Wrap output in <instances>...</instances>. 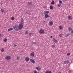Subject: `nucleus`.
<instances>
[{
    "instance_id": "4c0bfd02",
    "label": "nucleus",
    "mask_w": 73,
    "mask_h": 73,
    "mask_svg": "<svg viewBox=\"0 0 73 73\" xmlns=\"http://www.w3.org/2000/svg\"><path fill=\"white\" fill-rule=\"evenodd\" d=\"M58 73H61V72H59Z\"/></svg>"
},
{
    "instance_id": "7c9ffc66",
    "label": "nucleus",
    "mask_w": 73,
    "mask_h": 73,
    "mask_svg": "<svg viewBox=\"0 0 73 73\" xmlns=\"http://www.w3.org/2000/svg\"><path fill=\"white\" fill-rule=\"evenodd\" d=\"M34 73H39V72H38L36 70H35L34 72Z\"/></svg>"
},
{
    "instance_id": "b1692460",
    "label": "nucleus",
    "mask_w": 73,
    "mask_h": 73,
    "mask_svg": "<svg viewBox=\"0 0 73 73\" xmlns=\"http://www.w3.org/2000/svg\"><path fill=\"white\" fill-rule=\"evenodd\" d=\"M50 9H53V6L52 5H51L50 7Z\"/></svg>"
},
{
    "instance_id": "6e6552de",
    "label": "nucleus",
    "mask_w": 73,
    "mask_h": 73,
    "mask_svg": "<svg viewBox=\"0 0 73 73\" xmlns=\"http://www.w3.org/2000/svg\"><path fill=\"white\" fill-rule=\"evenodd\" d=\"M30 56L31 57H34V56H35V53L34 52L31 53L30 54Z\"/></svg>"
},
{
    "instance_id": "a211bd4d",
    "label": "nucleus",
    "mask_w": 73,
    "mask_h": 73,
    "mask_svg": "<svg viewBox=\"0 0 73 73\" xmlns=\"http://www.w3.org/2000/svg\"><path fill=\"white\" fill-rule=\"evenodd\" d=\"M25 35H28V31H25Z\"/></svg>"
},
{
    "instance_id": "6ab92c4d",
    "label": "nucleus",
    "mask_w": 73,
    "mask_h": 73,
    "mask_svg": "<svg viewBox=\"0 0 73 73\" xmlns=\"http://www.w3.org/2000/svg\"><path fill=\"white\" fill-rule=\"evenodd\" d=\"M11 19L13 21L15 20V17H12L11 18Z\"/></svg>"
},
{
    "instance_id": "2eb2a0df",
    "label": "nucleus",
    "mask_w": 73,
    "mask_h": 73,
    "mask_svg": "<svg viewBox=\"0 0 73 73\" xmlns=\"http://www.w3.org/2000/svg\"><path fill=\"white\" fill-rule=\"evenodd\" d=\"M13 30V28H10L8 30V32H9L11 31H12Z\"/></svg>"
},
{
    "instance_id": "9b49d317",
    "label": "nucleus",
    "mask_w": 73,
    "mask_h": 73,
    "mask_svg": "<svg viewBox=\"0 0 73 73\" xmlns=\"http://www.w3.org/2000/svg\"><path fill=\"white\" fill-rule=\"evenodd\" d=\"M53 22L52 21H50L49 23V25L50 26H52V25H53Z\"/></svg>"
},
{
    "instance_id": "c85d7f7f",
    "label": "nucleus",
    "mask_w": 73,
    "mask_h": 73,
    "mask_svg": "<svg viewBox=\"0 0 73 73\" xmlns=\"http://www.w3.org/2000/svg\"><path fill=\"white\" fill-rule=\"evenodd\" d=\"M33 35V33H29V36H31V35Z\"/></svg>"
},
{
    "instance_id": "2f4dec72",
    "label": "nucleus",
    "mask_w": 73,
    "mask_h": 73,
    "mask_svg": "<svg viewBox=\"0 0 73 73\" xmlns=\"http://www.w3.org/2000/svg\"><path fill=\"white\" fill-rule=\"evenodd\" d=\"M70 54V53H68L67 54V56H69Z\"/></svg>"
},
{
    "instance_id": "f3484780",
    "label": "nucleus",
    "mask_w": 73,
    "mask_h": 73,
    "mask_svg": "<svg viewBox=\"0 0 73 73\" xmlns=\"http://www.w3.org/2000/svg\"><path fill=\"white\" fill-rule=\"evenodd\" d=\"M54 1H52L51 3L52 5H54L55 4Z\"/></svg>"
},
{
    "instance_id": "0eeeda50",
    "label": "nucleus",
    "mask_w": 73,
    "mask_h": 73,
    "mask_svg": "<svg viewBox=\"0 0 73 73\" xmlns=\"http://www.w3.org/2000/svg\"><path fill=\"white\" fill-rule=\"evenodd\" d=\"M30 61L33 64H34L35 63V61L33 59H30Z\"/></svg>"
},
{
    "instance_id": "e433bc0d",
    "label": "nucleus",
    "mask_w": 73,
    "mask_h": 73,
    "mask_svg": "<svg viewBox=\"0 0 73 73\" xmlns=\"http://www.w3.org/2000/svg\"><path fill=\"white\" fill-rule=\"evenodd\" d=\"M71 73V70H69V73Z\"/></svg>"
},
{
    "instance_id": "79ce46f5",
    "label": "nucleus",
    "mask_w": 73,
    "mask_h": 73,
    "mask_svg": "<svg viewBox=\"0 0 73 73\" xmlns=\"http://www.w3.org/2000/svg\"><path fill=\"white\" fill-rule=\"evenodd\" d=\"M43 8H45V6H44V7H43Z\"/></svg>"
},
{
    "instance_id": "72a5a7b5",
    "label": "nucleus",
    "mask_w": 73,
    "mask_h": 73,
    "mask_svg": "<svg viewBox=\"0 0 73 73\" xmlns=\"http://www.w3.org/2000/svg\"><path fill=\"white\" fill-rule=\"evenodd\" d=\"M45 73H49L48 72V70L47 71H46Z\"/></svg>"
},
{
    "instance_id": "423d86ee",
    "label": "nucleus",
    "mask_w": 73,
    "mask_h": 73,
    "mask_svg": "<svg viewBox=\"0 0 73 73\" xmlns=\"http://www.w3.org/2000/svg\"><path fill=\"white\" fill-rule=\"evenodd\" d=\"M5 59L7 60H10L11 58V56H6L5 58Z\"/></svg>"
},
{
    "instance_id": "4be33fe9",
    "label": "nucleus",
    "mask_w": 73,
    "mask_h": 73,
    "mask_svg": "<svg viewBox=\"0 0 73 73\" xmlns=\"http://www.w3.org/2000/svg\"><path fill=\"white\" fill-rule=\"evenodd\" d=\"M17 60H19L20 59V57L19 56H17L16 58Z\"/></svg>"
},
{
    "instance_id": "393cba45",
    "label": "nucleus",
    "mask_w": 73,
    "mask_h": 73,
    "mask_svg": "<svg viewBox=\"0 0 73 73\" xmlns=\"http://www.w3.org/2000/svg\"><path fill=\"white\" fill-rule=\"evenodd\" d=\"M68 30L69 31H72V28L71 27H69L68 29Z\"/></svg>"
},
{
    "instance_id": "f257e3e1",
    "label": "nucleus",
    "mask_w": 73,
    "mask_h": 73,
    "mask_svg": "<svg viewBox=\"0 0 73 73\" xmlns=\"http://www.w3.org/2000/svg\"><path fill=\"white\" fill-rule=\"evenodd\" d=\"M23 24L24 20H23V18H22L21 23L19 24V26H18V25H16L15 26H13V29H16V28H17L18 27L19 29L20 30H21V29H22V28H23V26H24Z\"/></svg>"
},
{
    "instance_id": "f03ea898",
    "label": "nucleus",
    "mask_w": 73,
    "mask_h": 73,
    "mask_svg": "<svg viewBox=\"0 0 73 73\" xmlns=\"http://www.w3.org/2000/svg\"><path fill=\"white\" fill-rule=\"evenodd\" d=\"M44 15V17L45 18H48L49 17V16L48 15L49 11H44L43 13Z\"/></svg>"
},
{
    "instance_id": "412c9836",
    "label": "nucleus",
    "mask_w": 73,
    "mask_h": 73,
    "mask_svg": "<svg viewBox=\"0 0 73 73\" xmlns=\"http://www.w3.org/2000/svg\"><path fill=\"white\" fill-rule=\"evenodd\" d=\"M7 39L6 38H5L3 40V41H4V42H7Z\"/></svg>"
},
{
    "instance_id": "473e14b6",
    "label": "nucleus",
    "mask_w": 73,
    "mask_h": 73,
    "mask_svg": "<svg viewBox=\"0 0 73 73\" xmlns=\"http://www.w3.org/2000/svg\"><path fill=\"white\" fill-rule=\"evenodd\" d=\"M48 73H52V72H51L49 70H48Z\"/></svg>"
},
{
    "instance_id": "ea45409f",
    "label": "nucleus",
    "mask_w": 73,
    "mask_h": 73,
    "mask_svg": "<svg viewBox=\"0 0 73 73\" xmlns=\"http://www.w3.org/2000/svg\"><path fill=\"white\" fill-rule=\"evenodd\" d=\"M1 36V34L0 33V37Z\"/></svg>"
},
{
    "instance_id": "dca6fc26",
    "label": "nucleus",
    "mask_w": 73,
    "mask_h": 73,
    "mask_svg": "<svg viewBox=\"0 0 73 73\" xmlns=\"http://www.w3.org/2000/svg\"><path fill=\"white\" fill-rule=\"evenodd\" d=\"M5 11V10H4V9H1V12L2 13H3Z\"/></svg>"
},
{
    "instance_id": "c9c22d12",
    "label": "nucleus",
    "mask_w": 73,
    "mask_h": 73,
    "mask_svg": "<svg viewBox=\"0 0 73 73\" xmlns=\"http://www.w3.org/2000/svg\"><path fill=\"white\" fill-rule=\"evenodd\" d=\"M16 31H19V29H16Z\"/></svg>"
},
{
    "instance_id": "39448f33",
    "label": "nucleus",
    "mask_w": 73,
    "mask_h": 73,
    "mask_svg": "<svg viewBox=\"0 0 73 73\" xmlns=\"http://www.w3.org/2000/svg\"><path fill=\"white\" fill-rule=\"evenodd\" d=\"M59 4L58 5V7H60V6H61V5H62V1H61L59 0Z\"/></svg>"
},
{
    "instance_id": "7ed1b4c3",
    "label": "nucleus",
    "mask_w": 73,
    "mask_h": 73,
    "mask_svg": "<svg viewBox=\"0 0 73 73\" xmlns=\"http://www.w3.org/2000/svg\"><path fill=\"white\" fill-rule=\"evenodd\" d=\"M38 32L40 34H43V33L44 32V30L43 29H40L38 31Z\"/></svg>"
},
{
    "instance_id": "9d476101",
    "label": "nucleus",
    "mask_w": 73,
    "mask_h": 73,
    "mask_svg": "<svg viewBox=\"0 0 73 73\" xmlns=\"http://www.w3.org/2000/svg\"><path fill=\"white\" fill-rule=\"evenodd\" d=\"M25 61H26V62H28V61H29V58L28 57H26L25 58Z\"/></svg>"
},
{
    "instance_id": "c756f323",
    "label": "nucleus",
    "mask_w": 73,
    "mask_h": 73,
    "mask_svg": "<svg viewBox=\"0 0 73 73\" xmlns=\"http://www.w3.org/2000/svg\"><path fill=\"white\" fill-rule=\"evenodd\" d=\"M73 29L72 30L70 33L71 34H73Z\"/></svg>"
},
{
    "instance_id": "f704fd0d",
    "label": "nucleus",
    "mask_w": 73,
    "mask_h": 73,
    "mask_svg": "<svg viewBox=\"0 0 73 73\" xmlns=\"http://www.w3.org/2000/svg\"><path fill=\"white\" fill-rule=\"evenodd\" d=\"M14 46H17V45H16V44H15V45H14Z\"/></svg>"
},
{
    "instance_id": "bb28decb",
    "label": "nucleus",
    "mask_w": 73,
    "mask_h": 73,
    "mask_svg": "<svg viewBox=\"0 0 73 73\" xmlns=\"http://www.w3.org/2000/svg\"><path fill=\"white\" fill-rule=\"evenodd\" d=\"M62 35L61 34H59V37H62Z\"/></svg>"
},
{
    "instance_id": "c03bdc74",
    "label": "nucleus",
    "mask_w": 73,
    "mask_h": 73,
    "mask_svg": "<svg viewBox=\"0 0 73 73\" xmlns=\"http://www.w3.org/2000/svg\"><path fill=\"white\" fill-rule=\"evenodd\" d=\"M26 13H27V12H26Z\"/></svg>"
},
{
    "instance_id": "a878e982",
    "label": "nucleus",
    "mask_w": 73,
    "mask_h": 73,
    "mask_svg": "<svg viewBox=\"0 0 73 73\" xmlns=\"http://www.w3.org/2000/svg\"><path fill=\"white\" fill-rule=\"evenodd\" d=\"M28 4L29 5H32V3L31 2H29L28 3Z\"/></svg>"
},
{
    "instance_id": "aec40b11",
    "label": "nucleus",
    "mask_w": 73,
    "mask_h": 73,
    "mask_svg": "<svg viewBox=\"0 0 73 73\" xmlns=\"http://www.w3.org/2000/svg\"><path fill=\"white\" fill-rule=\"evenodd\" d=\"M70 33H69L67 34L65 36V37H68V36H69V35H70Z\"/></svg>"
},
{
    "instance_id": "1a4fd4ad",
    "label": "nucleus",
    "mask_w": 73,
    "mask_h": 73,
    "mask_svg": "<svg viewBox=\"0 0 73 73\" xmlns=\"http://www.w3.org/2000/svg\"><path fill=\"white\" fill-rule=\"evenodd\" d=\"M68 19L70 20H72L73 18L72 16L70 15L68 17Z\"/></svg>"
},
{
    "instance_id": "a19ab883",
    "label": "nucleus",
    "mask_w": 73,
    "mask_h": 73,
    "mask_svg": "<svg viewBox=\"0 0 73 73\" xmlns=\"http://www.w3.org/2000/svg\"><path fill=\"white\" fill-rule=\"evenodd\" d=\"M8 0H5V1H7Z\"/></svg>"
},
{
    "instance_id": "4468645a",
    "label": "nucleus",
    "mask_w": 73,
    "mask_h": 73,
    "mask_svg": "<svg viewBox=\"0 0 73 73\" xmlns=\"http://www.w3.org/2000/svg\"><path fill=\"white\" fill-rule=\"evenodd\" d=\"M59 28L61 30V29H63V27L62 26H59Z\"/></svg>"
},
{
    "instance_id": "f8f14e48",
    "label": "nucleus",
    "mask_w": 73,
    "mask_h": 73,
    "mask_svg": "<svg viewBox=\"0 0 73 73\" xmlns=\"http://www.w3.org/2000/svg\"><path fill=\"white\" fill-rule=\"evenodd\" d=\"M53 40L54 41V42H55V43H57V42H58L57 40L55 38H53Z\"/></svg>"
},
{
    "instance_id": "20e7f679",
    "label": "nucleus",
    "mask_w": 73,
    "mask_h": 73,
    "mask_svg": "<svg viewBox=\"0 0 73 73\" xmlns=\"http://www.w3.org/2000/svg\"><path fill=\"white\" fill-rule=\"evenodd\" d=\"M35 69H37V70H38V71H40V70L41 69V67H40L38 66L35 67Z\"/></svg>"
},
{
    "instance_id": "ddd939ff",
    "label": "nucleus",
    "mask_w": 73,
    "mask_h": 73,
    "mask_svg": "<svg viewBox=\"0 0 73 73\" xmlns=\"http://www.w3.org/2000/svg\"><path fill=\"white\" fill-rule=\"evenodd\" d=\"M68 62H69V61L68 60H65L64 61V64H67Z\"/></svg>"
},
{
    "instance_id": "cd10ccee",
    "label": "nucleus",
    "mask_w": 73,
    "mask_h": 73,
    "mask_svg": "<svg viewBox=\"0 0 73 73\" xmlns=\"http://www.w3.org/2000/svg\"><path fill=\"white\" fill-rule=\"evenodd\" d=\"M1 52H4V48H2L1 50Z\"/></svg>"
},
{
    "instance_id": "37998d69",
    "label": "nucleus",
    "mask_w": 73,
    "mask_h": 73,
    "mask_svg": "<svg viewBox=\"0 0 73 73\" xmlns=\"http://www.w3.org/2000/svg\"><path fill=\"white\" fill-rule=\"evenodd\" d=\"M1 26V25L0 24V27Z\"/></svg>"
},
{
    "instance_id": "58836bf2",
    "label": "nucleus",
    "mask_w": 73,
    "mask_h": 73,
    "mask_svg": "<svg viewBox=\"0 0 73 73\" xmlns=\"http://www.w3.org/2000/svg\"><path fill=\"white\" fill-rule=\"evenodd\" d=\"M52 36H51L50 38H52Z\"/></svg>"
},
{
    "instance_id": "5701e85b",
    "label": "nucleus",
    "mask_w": 73,
    "mask_h": 73,
    "mask_svg": "<svg viewBox=\"0 0 73 73\" xmlns=\"http://www.w3.org/2000/svg\"><path fill=\"white\" fill-rule=\"evenodd\" d=\"M51 47L52 48H54L55 47V45H51Z\"/></svg>"
}]
</instances>
